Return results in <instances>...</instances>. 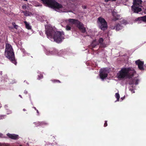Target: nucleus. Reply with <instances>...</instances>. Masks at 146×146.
<instances>
[{
    "mask_svg": "<svg viewBox=\"0 0 146 146\" xmlns=\"http://www.w3.org/2000/svg\"><path fill=\"white\" fill-rule=\"evenodd\" d=\"M45 33L48 38H53L58 43L62 42L64 38L63 32L57 31L55 29L49 26L45 27Z\"/></svg>",
    "mask_w": 146,
    "mask_h": 146,
    "instance_id": "f257e3e1",
    "label": "nucleus"
},
{
    "mask_svg": "<svg viewBox=\"0 0 146 146\" xmlns=\"http://www.w3.org/2000/svg\"><path fill=\"white\" fill-rule=\"evenodd\" d=\"M5 53L6 57L11 62L16 65L17 63L15 59L14 53L11 44L8 43L6 44Z\"/></svg>",
    "mask_w": 146,
    "mask_h": 146,
    "instance_id": "f03ea898",
    "label": "nucleus"
},
{
    "mask_svg": "<svg viewBox=\"0 0 146 146\" xmlns=\"http://www.w3.org/2000/svg\"><path fill=\"white\" fill-rule=\"evenodd\" d=\"M133 69H131L130 67L123 68L117 74V77L119 79H123L125 78H130L133 76L130 75L131 72Z\"/></svg>",
    "mask_w": 146,
    "mask_h": 146,
    "instance_id": "7ed1b4c3",
    "label": "nucleus"
},
{
    "mask_svg": "<svg viewBox=\"0 0 146 146\" xmlns=\"http://www.w3.org/2000/svg\"><path fill=\"white\" fill-rule=\"evenodd\" d=\"M68 20V22L72 25H74L82 33H84L86 32V28L84 27V24L78 20L69 19Z\"/></svg>",
    "mask_w": 146,
    "mask_h": 146,
    "instance_id": "20e7f679",
    "label": "nucleus"
},
{
    "mask_svg": "<svg viewBox=\"0 0 146 146\" xmlns=\"http://www.w3.org/2000/svg\"><path fill=\"white\" fill-rule=\"evenodd\" d=\"M44 3L53 9H59L62 8V5L57 2L55 0H41Z\"/></svg>",
    "mask_w": 146,
    "mask_h": 146,
    "instance_id": "39448f33",
    "label": "nucleus"
},
{
    "mask_svg": "<svg viewBox=\"0 0 146 146\" xmlns=\"http://www.w3.org/2000/svg\"><path fill=\"white\" fill-rule=\"evenodd\" d=\"M97 22L98 23H100V28L102 30L104 31L107 29V23L104 18L101 17H99L98 19Z\"/></svg>",
    "mask_w": 146,
    "mask_h": 146,
    "instance_id": "423d86ee",
    "label": "nucleus"
},
{
    "mask_svg": "<svg viewBox=\"0 0 146 146\" xmlns=\"http://www.w3.org/2000/svg\"><path fill=\"white\" fill-rule=\"evenodd\" d=\"M123 27L122 24L117 22H113L111 23L110 28L112 30H115L116 31L122 29Z\"/></svg>",
    "mask_w": 146,
    "mask_h": 146,
    "instance_id": "0eeeda50",
    "label": "nucleus"
},
{
    "mask_svg": "<svg viewBox=\"0 0 146 146\" xmlns=\"http://www.w3.org/2000/svg\"><path fill=\"white\" fill-rule=\"evenodd\" d=\"M135 64L138 66V68L140 70H144L143 67V61H141L139 59L135 61Z\"/></svg>",
    "mask_w": 146,
    "mask_h": 146,
    "instance_id": "6e6552de",
    "label": "nucleus"
},
{
    "mask_svg": "<svg viewBox=\"0 0 146 146\" xmlns=\"http://www.w3.org/2000/svg\"><path fill=\"white\" fill-rule=\"evenodd\" d=\"M139 6L133 5L131 6V10L133 13H138L139 12L142 11V9Z\"/></svg>",
    "mask_w": 146,
    "mask_h": 146,
    "instance_id": "1a4fd4ad",
    "label": "nucleus"
},
{
    "mask_svg": "<svg viewBox=\"0 0 146 146\" xmlns=\"http://www.w3.org/2000/svg\"><path fill=\"white\" fill-rule=\"evenodd\" d=\"M136 73L135 71V70H133L131 72V74L130 75H133L130 78H128L127 82L128 83L129 85H133L134 84L135 79H133L132 78V77L134 76V74Z\"/></svg>",
    "mask_w": 146,
    "mask_h": 146,
    "instance_id": "9d476101",
    "label": "nucleus"
},
{
    "mask_svg": "<svg viewBox=\"0 0 146 146\" xmlns=\"http://www.w3.org/2000/svg\"><path fill=\"white\" fill-rule=\"evenodd\" d=\"M99 72L100 78L103 80L108 76V74L105 69L100 70Z\"/></svg>",
    "mask_w": 146,
    "mask_h": 146,
    "instance_id": "9b49d317",
    "label": "nucleus"
},
{
    "mask_svg": "<svg viewBox=\"0 0 146 146\" xmlns=\"http://www.w3.org/2000/svg\"><path fill=\"white\" fill-rule=\"evenodd\" d=\"M7 135L11 139H18V135L15 134H11L8 133L7 134Z\"/></svg>",
    "mask_w": 146,
    "mask_h": 146,
    "instance_id": "f8f14e48",
    "label": "nucleus"
},
{
    "mask_svg": "<svg viewBox=\"0 0 146 146\" xmlns=\"http://www.w3.org/2000/svg\"><path fill=\"white\" fill-rule=\"evenodd\" d=\"M113 17L112 19V20L114 21H115L119 19L120 17V15L117 14L116 13H113Z\"/></svg>",
    "mask_w": 146,
    "mask_h": 146,
    "instance_id": "ddd939ff",
    "label": "nucleus"
},
{
    "mask_svg": "<svg viewBox=\"0 0 146 146\" xmlns=\"http://www.w3.org/2000/svg\"><path fill=\"white\" fill-rule=\"evenodd\" d=\"M142 2L141 0H133V5L140 6Z\"/></svg>",
    "mask_w": 146,
    "mask_h": 146,
    "instance_id": "4468645a",
    "label": "nucleus"
},
{
    "mask_svg": "<svg viewBox=\"0 0 146 146\" xmlns=\"http://www.w3.org/2000/svg\"><path fill=\"white\" fill-rule=\"evenodd\" d=\"M136 21H141L144 22H146V15L140 17H139L135 19Z\"/></svg>",
    "mask_w": 146,
    "mask_h": 146,
    "instance_id": "2eb2a0df",
    "label": "nucleus"
},
{
    "mask_svg": "<svg viewBox=\"0 0 146 146\" xmlns=\"http://www.w3.org/2000/svg\"><path fill=\"white\" fill-rule=\"evenodd\" d=\"M99 45V43L98 41H97L96 40H95L92 41L91 45L93 48H94L95 46Z\"/></svg>",
    "mask_w": 146,
    "mask_h": 146,
    "instance_id": "dca6fc26",
    "label": "nucleus"
},
{
    "mask_svg": "<svg viewBox=\"0 0 146 146\" xmlns=\"http://www.w3.org/2000/svg\"><path fill=\"white\" fill-rule=\"evenodd\" d=\"M99 44H100V46L101 47H105V46H104L103 42H104V40L102 38H100L98 41Z\"/></svg>",
    "mask_w": 146,
    "mask_h": 146,
    "instance_id": "f3484780",
    "label": "nucleus"
},
{
    "mask_svg": "<svg viewBox=\"0 0 146 146\" xmlns=\"http://www.w3.org/2000/svg\"><path fill=\"white\" fill-rule=\"evenodd\" d=\"M23 12L24 15L26 16H29L32 14L31 13L27 11H24Z\"/></svg>",
    "mask_w": 146,
    "mask_h": 146,
    "instance_id": "a211bd4d",
    "label": "nucleus"
},
{
    "mask_svg": "<svg viewBox=\"0 0 146 146\" xmlns=\"http://www.w3.org/2000/svg\"><path fill=\"white\" fill-rule=\"evenodd\" d=\"M24 23L25 24V25L27 29L29 30H30L31 29V26L29 24L27 23V22L26 21H24Z\"/></svg>",
    "mask_w": 146,
    "mask_h": 146,
    "instance_id": "6ab92c4d",
    "label": "nucleus"
},
{
    "mask_svg": "<svg viewBox=\"0 0 146 146\" xmlns=\"http://www.w3.org/2000/svg\"><path fill=\"white\" fill-rule=\"evenodd\" d=\"M38 123H39L40 126H42L43 125H48V123L46 121H39Z\"/></svg>",
    "mask_w": 146,
    "mask_h": 146,
    "instance_id": "aec40b11",
    "label": "nucleus"
},
{
    "mask_svg": "<svg viewBox=\"0 0 146 146\" xmlns=\"http://www.w3.org/2000/svg\"><path fill=\"white\" fill-rule=\"evenodd\" d=\"M12 25L13 26L14 28L16 29H18L19 26L16 25L15 23V22H13L12 23Z\"/></svg>",
    "mask_w": 146,
    "mask_h": 146,
    "instance_id": "412c9836",
    "label": "nucleus"
},
{
    "mask_svg": "<svg viewBox=\"0 0 146 146\" xmlns=\"http://www.w3.org/2000/svg\"><path fill=\"white\" fill-rule=\"evenodd\" d=\"M115 97L117 99V101H119L120 98V96L118 93H116L115 94Z\"/></svg>",
    "mask_w": 146,
    "mask_h": 146,
    "instance_id": "4be33fe9",
    "label": "nucleus"
},
{
    "mask_svg": "<svg viewBox=\"0 0 146 146\" xmlns=\"http://www.w3.org/2000/svg\"><path fill=\"white\" fill-rule=\"evenodd\" d=\"M51 81L53 83H61L60 81L59 80H58L53 79L51 80Z\"/></svg>",
    "mask_w": 146,
    "mask_h": 146,
    "instance_id": "5701e85b",
    "label": "nucleus"
},
{
    "mask_svg": "<svg viewBox=\"0 0 146 146\" xmlns=\"http://www.w3.org/2000/svg\"><path fill=\"white\" fill-rule=\"evenodd\" d=\"M129 90L131 91L132 93H135L134 90L133 89V86L131 87H130L129 88Z\"/></svg>",
    "mask_w": 146,
    "mask_h": 146,
    "instance_id": "b1692460",
    "label": "nucleus"
},
{
    "mask_svg": "<svg viewBox=\"0 0 146 146\" xmlns=\"http://www.w3.org/2000/svg\"><path fill=\"white\" fill-rule=\"evenodd\" d=\"M71 27L69 25H67L66 27V29L67 31H69L71 30Z\"/></svg>",
    "mask_w": 146,
    "mask_h": 146,
    "instance_id": "393cba45",
    "label": "nucleus"
},
{
    "mask_svg": "<svg viewBox=\"0 0 146 146\" xmlns=\"http://www.w3.org/2000/svg\"><path fill=\"white\" fill-rule=\"evenodd\" d=\"M139 81V80L137 79H135V83L134 84L136 85H137L138 84V82Z\"/></svg>",
    "mask_w": 146,
    "mask_h": 146,
    "instance_id": "a878e982",
    "label": "nucleus"
},
{
    "mask_svg": "<svg viewBox=\"0 0 146 146\" xmlns=\"http://www.w3.org/2000/svg\"><path fill=\"white\" fill-rule=\"evenodd\" d=\"M38 76V80H40L41 79H42L43 77V76L42 74H40L39 76Z\"/></svg>",
    "mask_w": 146,
    "mask_h": 146,
    "instance_id": "bb28decb",
    "label": "nucleus"
},
{
    "mask_svg": "<svg viewBox=\"0 0 146 146\" xmlns=\"http://www.w3.org/2000/svg\"><path fill=\"white\" fill-rule=\"evenodd\" d=\"M108 125L107 121H105V123L104 125V127H106Z\"/></svg>",
    "mask_w": 146,
    "mask_h": 146,
    "instance_id": "cd10ccee",
    "label": "nucleus"
},
{
    "mask_svg": "<svg viewBox=\"0 0 146 146\" xmlns=\"http://www.w3.org/2000/svg\"><path fill=\"white\" fill-rule=\"evenodd\" d=\"M115 1L116 0H105V2H108L109 1Z\"/></svg>",
    "mask_w": 146,
    "mask_h": 146,
    "instance_id": "c85d7f7f",
    "label": "nucleus"
},
{
    "mask_svg": "<svg viewBox=\"0 0 146 146\" xmlns=\"http://www.w3.org/2000/svg\"><path fill=\"white\" fill-rule=\"evenodd\" d=\"M39 123V121H38V122H37V123H35V125L36 126H40V125H39V123Z\"/></svg>",
    "mask_w": 146,
    "mask_h": 146,
    "instance_id": "c756f323",
    "label": "nucleus"
},
{
    "mask_svg": "<svg viewBox=\"0 0 146 146\" xmlns=\"http://www.w3.org/2000/svg\"><path fill=\"white\" fill-rule=\"evenodd\" d=\"M82 7L84 9H86L87 8V7L86 6H82Z\"/></svg>",
    "mask_w": 146,
    "mask_h": 146,
    "instance_id": "7c9ffc66",
    "label": "nucleus"
},
{
    "mask_svg": "<svg viewBox=\"0 0 146 146\" xmlns=\"http://www.w3.org/2000/svg\"><path fill=\"white\" fill-rule=\"evenodd\" d=\"M3 117H4V115H0V119H3Z\"/></svg>",
    "mask_w": 146,
    "mask_h": 146,
    "instance_id": "2f4dec72",
    "label": "nucleus"
},
{
    "mask_svg": "<svg viewBox=\"0 0 146 146\" xmlns=\"http://www.w3.org/2000/svg\"><path fill=\"white\" fill-rule=\"evenodd\" d=\"M24 93L25 94H27V91H25L24 92Z\"/></svg>",
    "mask_w": 146,
    "mask_h": 146,
    "instance_id": "473e14b6",
    "label": "nucleus"
},
{
    "mask_svg": "<svg viewBox=\"0 0 146 146\" xmlns=\"http://www.w3.org/2000/svg\"><path fill=\"white\" fill-rule=\"evenodd\" d=\"M36 111L38 115H39V112L38 110H36Z\"/></svg>",
    "mask_w": 146,
    "mask_h": 146,
    "instance_id": "72a5a7b5",
    "label": "nucleus"
},
{
    "mask_svg": "<svg viewBox=\"0 0 146 146\" xmlns=\"http://www.w3.org/2000/svg\"><path fill=\"white\" fill-rule=\"evenodd\" d=\"M9 28L10 30H11L12 29H13V28L12 27H9Z\"/></svg>",
    "mask_w": 146,
    "mask_h": 146,
    "instance_id": "f704fd0d",
    "label": "nucleus"
},
{
    "mask_svg": "<svg viewBox=\"0 0 146 146\" xmlns=\"http://www.w3.org/2000/svg\"><path fill=\"white\" fill-rule=\"evenodd\" d=\"M33 108H34L35 109V110H36H36H37V109L35 107H33Z\"/></svg>",
    "mask_w": 146,
    "mask_h": 146,
    "instance_id": "c9c22d12",
    "label": "nucleus"
},
{
    "mask_svg": "<svg viewBox=\"0 0 146 146\" xmlns=\"http://www.w3.org/2000/svg\"><path fill=\"white\" fill-rule=\"evenodd\" d=\"M23 110L24 111H26V110L25 109H23Z\"/></svg>",
    "mask_w": 146,
    "mask_h": 146,
    "instance_id": "e433bc0d",
    "label": "nucleus"
},
{
    "mask_svg": "<svg viewBox=\"0 0 146 146\" xmlns=\"http://www.w3.org/2000/svg\"><path fill=\"white\" fill-rule=\"evenodd\" d=\"M19 97H20L21 98H22V97L21 96V95H19Z\"/></svg>",
    "mask_w": 146,
    "mask_h": 146,
    "instance_id": "4c0bfd02",
    "label": "nucleus"
},
{
    "mask_svg": "<svg viewBox=\"0 0 146 146\" xmlns=\"http://www.w3.org/2000/svg\"><path fill=\"white\" fill-rule=\"evenodd\" d=\"M0 146H2V144L1 143H0Z\"/></svg>",
    "mask_w": 146,
    "mask_h": 146,
    "instance_id": "58836bf2",
    "label": "nucleus"
},
{
    "mask_svg": "<svg viewBox=\"0 0 146 146\" xmlns=\"http://www.w3.org/2000/svg\"><path fill=\"white\" fill-rule=\"evenodd\" d=\"M24 1H27V0H24Z\"/></svg>",
    "mask_w": 146,
    "mask_h": 146,
    "instance_id": "ea45409f",
    "label": "nucleus"
},
{
    "mask_svg": "<svg viewBox=\"0 0 146 146\" xmlns=\"http://www.w3.org/2000/svg\"><path fill=\"white\" fill-rule=\"evenodd\" d=\"M1 136V134H0V136Z\"/></svg>",
    "mask_w": 146,
    "mask_h": 146,
    "instance_id": "a19ab883",
    "label": "nucleus"
}]
</instances>
